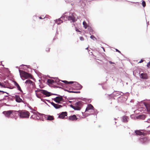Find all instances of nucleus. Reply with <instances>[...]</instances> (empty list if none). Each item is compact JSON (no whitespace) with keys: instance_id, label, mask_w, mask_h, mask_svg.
Instances as JSON below:
<instances>
[{"instance_id":"680f3d73","label":"nucleus","mask_w":150,"mask_h":150,"mask_svg":"<svg viewBox=\"0 0 150 150\" xmlns=\"http://www.w3.org/2000/svg\"><path fill=\"white\" fill-rule=\"evenodd\" d=\"M50 103L52 105H53L54 104V103L52 101H50Z\"/></svg>"},{"instance_id":"7c9ffc66","label":"nucleus","mask_w":150,"mask_h":150,"mask_svg":"<svg viewBox=\"0 0 150 150\" xmlns=\"http://www.w3.org/2000/svg\"><path fill=\"white\" fill-rule=\"evenodd\" d=\"M30 67H29V68H27V69L25 68V70L26 71H27L28 72V73H30V72H32V70L31 68H30Z\"/></svg>"},{"instance_id":"c9c22d12","label":"nucleus","mask_w":150,"mask_h":150,"mask_svg":"<svg viewBox=\"0 0 150 150\" xmlns=\"http://www.w3.org/2000/svg\"><path fill=\"white\" fill-rule=\"evenodd\" d=\"M41 100L43 102H44L45 103V104H46L47 105H48V106H50L47 103L45 102V99H44L43 98H41Z\"/></svg>"},{"instance_id":"864d4df0","label":"nucleus","mask_w":150,"mask_h":150,"mask_svg":"<svg viewBox=\"0 0 150 150\" xmlns=\"http://www.w3.org/2000/svg\"><path fill=\"white\" fill-rule=\"evenodd\" d=\"M46 83L49 86H50V85L49 84V83H50V81H49V79H48L47 80V81L46 82Z\"/></svg>"},{"instance_id":"79ce46f5","label":"nucleus","mask_w":150,"mask_h":150,"mask_svg":"<svg viewBox=\"0 0 150 150\" xmlns=\"http://www.w3.org/2000/svg\"><path fill=\"white\" fill-rule=\"evenodd\" d=\"M107 61L108 62H109V63L110 64H116L114 62H112L111 61H109V60H107Z\"/></svg>"},{"instance_id":"69168bd1","label":"nucleus","mask_w":150,"mask_h":150,"mask_svg":"<svg viewBox=\"0 0 150 150\" xmlns=\"http://www.w3.org/2000/svg\"><path fill=\"white\" fill-rule=\"evenodd\" d=\"M101 48L103 49V51H104V52H105V48H104V47L103 46H101Z\"/></svg>"},{"instance_id":"0e129e2a","label":"nucleus","mask_w":150,"mask_h":150,"mask_svg":"<svg viewBox=\"0 0 150 150\" xmlns=\"http://www.w3.org/2000/svg\"><path fill=\"white\" fill-rule=\"evenodd\" d=\"M6 87L5 86L2 85H1V88H6Z\"/></svg>"},{"instance_id":"c85d7f7f","label":"nucleus","mask_w":150,"mask_h":150,"mask_svg":"<svg viewBox=\"0 0 150 150\" xmlns=\"http://www.w3.org/2000/svg\"><path fill=\"white\" fill-rule=\"evenodd\" d=\"M54 80H49L50 83L51 84H55V83L56 82V80L55 79H53Z\"/></svg>"},{"instance_id":"e433bc0d","label":"nucleus","mask_w":150,"mask_h":150,"mask_svg":"<svg viewBox=\"0 0 150 150\" xmlns=\"http://www.w3.org/2000/svg\"><path fill=\"white\" fill-rule=\"evenodd\" d=\"M142 4L143 7L144 8L146 6V2L144 1V0H142Z\"/></svg>"},{"instance_id":"49530a36","label":"nucleus","mask_w":150,"mask_h":150,"mask_svg":"<svg viewBox=\"0 0 150 150\" xmlns=\"http://www.w3.org/2000/svg\"><path fill=\"white\" fill-rule=\"evenodd\" d=\"M76 81H68L67 84H73L74 83H75V82H76Z\"/></svg>"},{"instance_id":"a18cd8bd","label":"nucleus","mask_w":150,"mask_h":150,"mask_svg":"<svg viewBox=\"0 0 150 150\" xmlns=\"http://www.w3.org/2000/svg\"><path fill=\"white\" fill-rule=\"evenodd\" d=\"M143 75H144V74H143V73H142L141 74H140L139 76L141 79H144V78H143Z\"/></svg>"},{"instance_id":"a878e982","label":"nucleus","mask_w":150,"mask_h":150,"mask_svg":"<svg viewBox=\"0 0 150 150\" xmlns=\"http://www.w3.org/2000/svg\"><path fill=\"white\" fill-rule=\"evenodd\" d=\"M34 114V120H35V117H36V116L37 115H41V114L40 113L38 112L37 111L36 112L35 111H34V112L33 113Z\"/></svg>"},{"instance_id":"6e6552de","label":"nucleus","mask_w":150,"mask_h":150,"mask_svg":"<svg viewBox=\"0 0 150 150\" xmlns=\"http://www.w3.org/2000/svg\"><path fill=\"white\" fill-rule=\"evenodd\" d=\"M144 134H149L147 131L145 130H134V132L132 134V135H136L139 136V137L143 135Z\"/></svg>"},{"instance_id":"f8f14e48","label":"nucleus","mask_w":150,"mask_h":150,"mask_svg":"<svg viewBox=\"0 0 150 150\" xmlns=\"http://www.w3.org/2000/svg\"><path fill=\"white\" fill-rule=\"evenodd\" d=\"M25 83L28 86V88H31L33 86V81L30 79L26 80Z\"/></svg>"},{"instance_id":"f704fd0d","label":"nucleus","mask_w":150,"mask_h":150,"mask_svg":"<svg viewBox=\"0 0 150 150\" xmlns=\"http://www.w3.org/2000/svg\"><path fill=\"white\" fill-rule=\"evenodd\" d=\"M115 50L116 52H119L121 55H122V56H124L126 58V57H125L124 55L123 54H122L121 53V52L120 50H118L116 48H115Z\"/></svg>"},{"instance_id":"393cba45","label":"nucleus","mask_w":150,"mask_h":150,"mask_svg":"<svg viewBox=\"0 0 150 150\" xmlns=\"http://www.w3.org/2000/svg\"><path fill=\"white\" fill-rule=\"evenodd\" d=\"M65 91H67V92L69 93H80V91H69L68 90H64Z\"/></svg>"},{"instance_id":"bf43d9fd","label":"nucleus","mask_w":150,"mask_h":150,"mask_svg":"<svg viewBox=\"0 0 150 150\" xmlns=\"http://www.w3.org/2000/svg\"><path fill=\"white\" fill-rule=\"evenodd\" d=\"M50 48H48V49H47V48L46 49V51L47 52H49L50 51Z\"/></svg>"},{"instance_id":"bb28decb","label":"nucleus","mask_w":150,"mask_h":150,"mask_svg":"<svg viewBox=\"0 0 150 150\" xmlns=\"http://www.w3.org/2000/svg\"><path fill=\"white\" fill-rule=\"evenodd\" d=\"M75 102V100L74 101H73V104L75 105V108H79L80 109V110H81V108L79 107V105L78 103H79V102H78V101L77 102H76L75 103H74V102Z\"/></svg>"},{"instance_id":"1a4fd4ad","label":"nucleus","mask_w":150,"mask_h":150,"mask_svg":"<svg viewBox=\"0 0 150 150\" xmlns=\"http://www.w3.org/2000/svg\"><path fill=\"white\" fill-rule=\"evenodd\" d=\"M38 91H40L44 95H45L46 97H49L51 95H54L58 96L59 94L53 93L50 92H49L47 90L44 89H39Z\"/></svg>"},{"instance_id":"423d86ee","label":"nucleus","mask_w":150,"mask_h":150,"mask_svg":"<svg viewBox=\"0 0 150 150\" xmlns=\"http://www.w3.org/2000/svg\"><path fill=\"white\" fill-rule=\"evenodd\" d=\"M19 72L20 74V77L23 80H24L21 77V73L22 74V76L24 77L25 79H27L28 78H32V76L31 75V74L30 73H28V72H27L26 71H21L20 70V69H18Z\"/></svg>"},{"instance_id":"13d9d810","label":"nucleus","mask_w":150,"mask_h":150,"mask_svg":"<svg viewBox=\"0 0 150 150\" xmlns=\"http://www.w3.org/2000/svg\"><path fill=\"white\" fill-rule=\"evenodd\" d=\"M35 95H36V97H37L38 98H40V96H38V95L36 93V94H35Z\"/></svg>"},{"instance_id":"603ef678","label":"nucleus","mask_w":150,"mask_h":150,"mask_svg":"<svg viewBox=\"0 0 150 150\" xmlns=\"http://www.w3.org/2000/svg\"><path fill=\"white\" fill-rule=\"evenodd\" d=\"M147 67H150V62H148L147 64Z\"/></svg>"},{"instance_id":"aec40b11","label":"nucleus","mask_w":150,"mask_h":150,"mask_svg":"<svg viewBox=\"0 0 150 150\" xmlns=\"http://www.w3.org/2000/svg\"><path fill=\"white\" fill-rule=\"evenodd\" d=\"M127 96L126 95H121L120 96L118 97V98L119 100L120 99L122 101L124 102L126 101L127 98Z\"/></svg>"},{"instance_id":"72a5a7b5","label":"nucleus","mask_w":150,"mask_h":150,"mask_svg":"<svg viewBox=\"0 0 150 150\" xmlns=\"http://www.w3.org/2000/svg\"><path fill=\"white\" fill-rule=\"evenodd\" d=\"M108 97L109 98V99H111L112 98H114V96L113 95H112V93L110 94H108Z\"/></svg>"},{"instance_id":"9d476101","label":"nucleus","mask_w":150,"mask_h":150,"mask_svg":"<svg viewBox=\"0 0 150 150\" xmlns=\"http://www.w3.org/2000/svg\"><path fill=\"white\" fill-rule=\"evenodd\" d=\"M19 93H15L14 94V95H15L16 101L18 103H24V104H26L27 103L26 102L24 101H23L22 99L20 98L19 95L16 94Z\"/></svg>"},{"instance_id":"774afa93","label":"nucleus","mask_w":150,"mask_h":150,"mask_svg":"<svg viewBox=\"0 0 150 150\" xmlns=\"http://www.w3.org/2000/svg\"><path fill=\"white\" fill-rule=\"evenodd\" d=\"M45 100H46L48 102L50 103L51 101L49 100L48 99H45Z\"/></svg>"},{"instance_id":"052dcab7","label":"nucleus","mask_w":150,"mask_h":150,"mask_svg":"<svg viewBox=\"0 0 150 150\" xmlns=\"http://www.w3.org/2000/svg\"><path fill=\"white\" fill-rule=\"evenodd\" d=\"M143 61L144 60H143L142 59H141V60L138 63H141L143 62Z\"/></svg>"},{"instance_id":"5701e85b","label":"nucleus","mask_w":150,"mask_h":150,"mask_svg":"<svg viewBox=\"0 0 150 150\" xmlns=\"http://www.w3.org/2000/svg\"><path fill=\"white\" fill-rule=\"evenodd\" d=\"M88 30L89 32V35H91V34H93L95 33V31L91 26H89L88 28Z\"/></svg>"},{"instance_id":"37998d69","label":"nucleus","mask_w":150,"mask_h":150,"mask_svg":"<svg viewBox=\"0 0 150 150\" xmlns=\"http://www.w3.org/2000/svg\"><path fill=\"white\" fill-rule=\"evenodd\" d=\"M6 88H8L10 89H12L15 88V87L14 86H13L12 87H11V86H6Z\"/></svg>"},{"instance_id":"473e14b6","label":"nucleus","mask_w":150,"mask_h":150,"mask_svg":"<svg viewBox=\"0 0 150 150\" xmlns=\"http://www.w3.org/2000/svg\"><path fill=\"white\" fill-rule=\"evenodd\" d=\"M90 38L92 39L93 40H96L97 38L94 36L93 35H91V36L90 37Z\"/></svg>"},{"instance_id":"4c0bfd02","label":"nucleus","mask_w":150,"mask_h":150,"mask_svg":"<svg viewBox=\"0 0 150 150\" xmlns=\"http://www.w3.org/2000/svg\"><path fill=\"white\" fill-rule=\"evenodd\" d=\"M42 115H43V114H42V115L41 114V115H36V117H35V120H39L40 119V116H41Z\"/></svg>"},{"instance_id":"ea45409f","label":"nucleus","mask_w":150,"mask_h":150,"mask_svg":"<svg viewBox=\"0 0 150 150\" xmlns=\"http://www.w3.org/2000/svg\"><path fill=\"white\" fill-rule=\"evenodd\" d=\"M61 81L64 83L65 84H67L68 81L67 80H60Z\"/></svg>"},{"instance_id":"f3484780","label":"nucleus","mask_w":150,"mask_h":150,"mask_svg":"<svg viewBox=\"0 0 150 150\" xmlns=\"http://www.w3.org/2000/svg\"><path fill=\"white\" fill-rule=\"evenodd\" d=\"M13 83L14 86L16 87L17 90L21 92L22 93H23V92L22 90L21 89V88L19 84L15 81H13Z\"/></svg>"},{"instance_id":"20e7f679","label":"nucleus","mask_w":150,"mask_h":150,"mask_svg":"<svg viewBox=\"0 0 150 150\" xmlns=\"http://www.w3.org/2000/svg\"><path fill=\"white\" fill-rule=\"evenodd\" d=\"M146 134H144L139 137V142L140 143L143 145L146 144L150 140L149 137L145 135Z\"/></svg>"},{"instance_id":"5fc2aeb1","label":"nucleus","mask_w":150,"mask_h":150,"mask_svg":"<svg viewBox=\"0 0 150 150\" xmlns=\"http://www.w3.org/2000/svg\"><path fill=\"white\" fill-rule=\"evenodd\" d=\"M145 122H147L150 123V118H148L147 120L146 121H145Z\"/></svg>"},{"instance_id":"9b49d317","label":"nucleus","mask_w":150,"mask_h":150,"mask_svg":"<svg viewBox=\"0 0 150 150\" xmlns=\"http://www.w3.org/2000/svg\"><path fill=\"white\" fill-rule=\"evenodd\" d=\"M57 115H58L57 118L64 119L66 117H67V112L66 111L62 112L57 114Z\"/></svg>"},{"instance_id":"b1692460","label":"nucleus","mask_w":150,"mask_h":150,"mask_svg":"<svg viewBox=\"0 0 150 150\" xmlns=\"http://www.w3.org/2000/svg\"><path fill=\"white\" fill-rule=\"evenodd\" d=\"M52 106L55 109H59L60 108H62V105H59L55 103H54V105L53 104L52 105Z\"/></svg>"},{"instance_id":"7ed1b4c3","label":"nucleus","mask_w":150,"mask_h":150,"mask_svg":"<svg viewBox=\"0 0 150 150\" xmlns=\"http://www.w3.org/2000/svg\"><path fill=\"white\" fill-rule=\"evenodd\" d=\"M17 112H16L15 116L14 118L16 120L18 118V116H19L20 118H28L29 115L28 114L29 112L26 110L17 111Z\"/></svg>"},{"instance_id":"6ab92c4d","label":"nucleus","mask_w":150,"mask_h":150,"mask_svg":"<svg viewBox=\"0 0 150 150\" xmlns=\"http://www.w3.org/2000/svg\"><path fill=\"white\" fill-rule=\"evenodd\" d=\"M52 77L53 78V79H55L57 80L56 82L55 83V84L61 86H63L64 84L60 82L61 81L60 80H61L59 79L58 77Z\"/></svg>"},{"instance_id":"6e6d98bb","label":"nucleus","mask_w":150,"mask_h":150,"mask_svg":"<svg viewBox=\"0 0 150 150\" xmlns=\"http://www.w3.org/2000/svg\"><path fill=\"white\" fill-rule=\"evenodd\" d=\"M3 91L4 92H2V94H3L4 93H6L7 95H8V93H8L6 91Z\"/></svg>"},{"instance_id":"8fccbe9b","label":"nucleus","mask_w":150,"mask_h":150,"mask_svg":"<svg viewBox=\"0 0 150 150\" xmlns=\"http://www.w3.org/2000/svg\"><path fill=\"white\" fill-rule=\"evenodd\" d=\"M79 39L80 40H81V41H83L84 40V38L82 36L80 37H79Z\"/></svg>"},{"instance_id":"58836bf2","label":"nucleus","mask_w":150,"mask_h":150,"mask_svg":"<svg viewBox=\"0 0 150 150\" xmlns=\"http://www.w3.org/2000/svg\"><path fill=\"white\" fill-rule=\"evenodd\" d=\"M8 100H11L13 101L14 100V99L11 97H8L7 98H6Z\"/></svg>"},{"instance_id":"3c124183","label":"nucleus","mask_w":150,"mask_h":150,"mask_svg":"<svg viewBox=\"0 0 150 150\" xmlns=\"http://www.w3.org/2000/svg\"><path fill=\"white\" fill-rule=\"evenodd\" d=\"M142 116L143 117H142V118L144 119L146 117V115H144V114L142 115Z\"/></svg>"},{"instance_id":"2f4dec72","label":"nucleus","mask_w":150,"mask_h":150,"mask_svg":"<svg viewBox=\"0 0 150 150\" xmlns=\"http://www.w3.org/2000/svg\"><path fill=\"white\" fill-rule=\"evenodd\" d=\"M77 98L79 100H80L82 101H86V98H83V97H78Z\"/></svg>"},{"instance_id":"4be33fe9","label":"nucleus","mask_w":150,"mask_h":150,"mask_svg":"<svg viewBox=\"0 0 150 150\" xmlns=\"http://www.w3.org/2000/svg\"><path fill=\"white\" fill-rule=\"evenodd\" d=\"M121 93L123 94V93L121 91H114L112 93V94L114 97L117 96L121 95Z\"/></svg>"},{"instance_id":"4d7b16f0","label":"nucleus","mask_w":150,"mask_h":150,"mask_svg":"<svg viewBox=\"0 0 150 150\" xmlns=\"http://www.w3.org/2000/svg\"><path fill=\"white\" fill-rule=\"evenodd\" d=\"M85 23H86V22L84 21L83 22V27L85 28V29H86V27L85 26V25H84Z\"/></svg>"},{"instance_id":"2eb2a0df","label":"nucleus","mask_w":150,"mask_h":150,"mask_svg":"<svg viewBox=\"0 0 150 150\" xmlns=\"http://www.w3.org/2000/svg\"><path fill=\"white\" fill-rule=\"evenodd\" d=\"M68 119L69 120L71 121H74L79 119V118L77 117L76 115L74 114L69 116Z\"/></svg>"},{"instance_id":"39448f33","label":"nucleus","mask_w":150,"mask_h":150,"mask_svg":"<svg viewBox=\"0 0 150 150\" xmlns=\"http://www.w3.org/2000/svg\"><path fill=\"white\" fill-rule=\"evenodd\" d=\"M16 112H17L16 110H10L3 111L2 114L4 115L6 117L8 118L10 117L13 118L15 116Z\"/></svg>"},{"instance_id":"dca6fc26","label":"nucleus","mask_w":150,"mask_h":150,"mask_svg":"<svg viewBox=\"0 0 150 150\" xmlns=\"http://www.w3.org/2000/svg\"><path fill=\"white\" fill-rule=\"evenodd\" d=\"M93 109H94V107L93 105L91 104H89L87 105L85 112H90L89 110H93Z\"/></svg>"},{"instance_id":"412c9836","label":"nucleus","mask_w":150,"mask_h":150,"mask_svg":"<svg viewBox=\"0 0 150 150\" xmlns=\"http://www.w3.org/2000/svg\"><path fill=\"white\" fill-rule=\"evenodd\" d=\"M129 117L126 115H124L121 118L122 121L124 123H126L128 122Z\"/></svg>"},{"instance_id":"e2e57ef3","label":"nucleus","mask_w":150,"mask_h":150,"mask_svg":"<svg viewBox=\"0 0 150 150\" xmlns=\"http://www.w3.org/2000/svg\"><path fill=\"white\" fill-rule=\"evenodd\" d=\"M34 115H32L30 117V119H33V120H34V118H33V117H34Z\"/></svg>"},{"instance_id":"09e8293b","label":"nucleus","mask_w":150,"mask_h":150,"mask_svg":"<svg viewBox=\"0 0 150 150\" xmlns=\"http://www.w3.org/2000/svg\"><path fill=\"white\" fill-rule=\"evenodd\" d=\"M128 2H129V1ZM129 2H130L131 3H132L133 4H136L137 5H139V2H133V1H129Z\"/></svg>"},{"instance_id":"ddd939ff","label":"nucleus","mask_w":150,"mask_h":150,"mask_svg":"<svg viewBox=\"0 0 150 150\" xmlns=\"http://www.w3.org/2000/svg\"><path fill=\"white\" fill-rule=\"evenodd\" d=\"M93 112L94 113V114L91 113V114H86L85 115L83 114V112H82V113L83 114V116H84L85 117H87L88 116L91 115H96V117H97V115L98 113L99 112L97 110L95 109L94 108V109H93Z\"/></svg>"},{"instance_id":"f257e3e1","label":"nucleus","mask_w":150,"mask_h":150,"mask_svg":"<svg viewBox=\"0 0 150 150\" xmlns=\"http://www.w3.org/2000/svg\"><path fill=\"white\" fill-rule=\"evenodd\" d=\"M77 17L76 15L74 13L66 12L63 14L60 18L55 20L54 22L57 25H59L63 22V20H64V21H65V18H66V20H67L71 21V23H74L76 21Z\"/></svg>"},{"instance_id":"4468645a","label":"nucleus","mask_w":150,"mask_h":150,"mask_svg":"<svg viewBox=\"0 0 150 150\" xmlns=\"http://www.w3.org/2000/svg\"><path fill=\"white\" fill-rule=\"evenodd\" d=\"M74 86L78 90H81L83 86L79 83L77 82H75V83L73 84Z\"/></svg>"},{"instance_id":"cd10ccee","label":"nucleus","mask_w":150,"mask_h":150,"mask_svg":"<svg viewBox=\"0 0 150 150\" xmlns=\"http://www.w3.org/2000/svg\"><path fill=\"white\" fill-rule=\"evenodd\" d=\"M69 106L71 108H72L74 110H80V109L79 108H75L71 104L69 105Z\"/></svg>"},{"instance_id":"de8ad7c7","label":"nucleus","mask_w":150,"mask_h":150,"mask_svg":"<svg viewBox=\"0 0 150 150\" xmlns=\"http://www.w3.org/2000/svg\"><path fill=\"white\" fill-rule=\"evenodd\" d=\"M22 66H25L27 67V68H29V67H30V66L29 65H25L22 64L20 66V67H22Z\"/></svg>"},{"instance_id":"c03bdc74","label":"nucleus","mask_w":150,"mask_h":150,"mask_svg":"<svg viewBox=\"0 0 150 150\" xmlns=\"http://www.w3.org/2000/svg\"><path fill=\"white\" fill-rule=\"evenodd\" d=\"M143 78H144L145 79H147V76L146 74H144V75H143Z\"/></svg>"},{"instance_id":"f03ea898","label":"nucleus","mask_w":150,"mask_h":150,"mask_svg":"<svg viewBox=\"0 0 150 150\" xmlns=\"http://www.w3.org/2000/svg\"><path fill=\"white\" fill-rule=\"evenodd\" d=\"M144 100L141 101L140 102L138 101L139 104V106H140V108L139 110L141 112L149 114H150V100H147L144 103L143 102Z\"/></svg>"},{"instance_id":"0eeeda50","label":"nucleus","mask_w":150,"mask_h":150,"mask_svg":"<svg viewBox=\"0 0 150 150\" xmlns=\"http://www.w3.org/2000/svg\"><path fill=\"white\" fill-rule=\"evenodd\" d=\"M63 96H64V95L62 96L59 95L58 96L54 98H52V100L58 104H62V103L65 102L64 101V99L62 98Z\"/></svg>"},{"instance_id":"338daca9","label":"nucleus","mask_w":150,"mask_h":150,"mask_svg":"<svg viewBox=\"0 0 150 150\" xmlns=\"http://www.w3.org/2000/svg\"><path fill=\"white\" fill-rule=\"evenodd\" d=\"M26 98L27 99H30V100H31V99H32L31 98L29 97H26Z\"/></svg>"},{"instance_id":"c756f323","label":"nucleus","mask_w":150,"mask_h":150,"mask_svg":"<svg viewBox=\"0 0 150 150\" xmlns=\"http://www.w3.org/2000/svg\"><path fill=\"white\" fill-rule=\"evenodd\" d=\"M78 102H79L78 103L79 107L81 108L83 105V103L81 101H79Z\"/></svg>"},{"instance_id":"a19ab883","label":"nucleus","mask_w":150,"mask_h":150,"mask_svg":"<svg viewBox=\"0 0 150 150\" xmlns=\"http://www.w3.org/2000/svg\"><path fill=\"white\" fill-rule=\"evenodd\" d=\"M75 30L78 32L81 33V31L78 28H77L76 27H75Z\"/></svg>"},{"instance_id":"a211bd4d","label":"nucleus","mask_w":150,"mask_h":150,"mask_svg":"<svg viewBox=\"0 0 150 150\" xmlns=\"http://www.w3.org/2000/svg\"><path fill=\"white\" fill-rule=\"evenodd\" d=\"M44 115V117L47 120H52L54 119V117L52 115H45L43 114Z\"/></svg>"}]
</instances>
